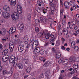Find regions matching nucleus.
I'll list each match as a JSON object with an SVG mask.
<instances>
[{
    "instance_id": "21",
    "label": "nucleus",
    "mask_w": 79,
    "mask_h": 79,
    "mask_svg": "<svg viewBox=\"0 0 79 79\" xmlns=\"http://www.w3.org/2000/svg\"><path fill=\"white\" fill-rule=\"evenodd\" d=\"M24 48V46H19L18 50L19 52H22L23 51V49Z\"/></svg>"
},
{
    "instance_id": "24",
    "label": "nucleus",
    "mask_w": 79,
    "mask_h": 79,
    "mask_svg": "<svg viewBox=\"0 0 79 79\" xmlns=\"http://www.w3.org/2000/svg\"><path fill=\"white\" fill-rule=\"evenodd\" d=\"M8 52V49H6L4 51H3L2 52V54L3 55H6V54H7Z\"/></svg>"
},
{
    "instance_id": "22",
    "label": "nucleus",
    "mask_w": 79,
    "mask_h": 79,
    "mask_svg": "<svg viewBox=\"0 0 79 79\" xmlns=\"http://www.w3.org/2000/svg\"><path fill=\"white\" fill-rule=\"evenodd\" d=\"M40 19L41 21H42V23H44V24H47V23L46 21V20H45V19L44 18H42V17H40Z\"/></svg>"
},
{
    "instance_id": "9",
    "label": "nucleus",
    "mask_w": 79,
    "mask_h": 79,
    "mask_svg": "<svg viewBox=\"0 0 79 79\" xmlns=\"http://www.w3.org/2000/svg\"><path fill=\"white\" fill-rule=\"evenodd\" d=\"M3 10L5 11L9 12L10 11V8L8 5H5L3 7Z\"/></svg>"
},
{
    "instance_id": "62",
    "label": "nucleus",
    "mask_w": 79,
    "mask_h": 79,
    "mask_svg": "<svg viewBox=\"0 0 79 79\" xmlns=\"http://www.w3.org/2000/svg\"><path fill=\"white\" fill-rule=\"evenodd\" d=\"M16 65H17V64L16 63H15V62L13 63V65L14 67H16Z\"/></svg>"
},
{
    "instance_id": "8",
    "label": "nucleus",
    "mask_w": 79,
    "mask_h": 79,
    "mask_svg": "<svg viewBox=\"0 0 79 79\" xmlns=\"http://www.w3.org/2000/svg\"><path fill=\"white\" fill-rule=\"evenodd\" d=\"M9 59V56L8 55H6L2 57V61L4 62H6Z\"/></svg>"
},
{
    "instance_id": "46",
    "label": "nucleus",
    "mask_w": 79,
    "mask_h": 79,
    "mask_svg": "<svg viewBox=\"0 0 79 79\" xmlns=\"http://www.w3.org/2000/svg\"><path fill=\"white\" fill-rule=\"evenodd\" d=\"M49 19V21L50 22H51V23H53L54 20L51 17H50Z\"/></svg>"
},
{
    "instance_id": "48",
    "label": "nucleus",
    "mask_w": 79,
    "mask_h": 79,
    "mask_svg": "<svg viewBox=\"0 0 79 79\" xmlns=\"http://www.w3.org/2000/svg\"><path fill=\"white\" fill-rule=\"evenodd\" d=\"M60 14L61 16L63 15V9H61L60 10Z\"/></svg>"
},
{
    "instance_id": "6",
    "label": "nucleus",
    "mask_w": 79,
    "mask_h": 79,
    "mask_svg": "<svg viewBox=\"0 0 79 79\" xmlns=\"http://www.w3.org/2000/svg\"><path fill=\"white\" fill-rule=\"evenodd\" d=\"M17 12L19 14H21L22 12H23V10H22V8L21 7L20 5H18L17 6Z\"/></svg>"
},
{
    "instance_id": "36",
    "label": "nucleus",
    "mask_w": 79,
    "mask_h": 79,
    "mask_svg": "<svg viewBox=\"0 0 79 79\" xmlns=\"http://www.w3.org/2000/svg\"><path fill=\"white\" fill-rule=\"evenodd\" d=\"M42 10L43 13H44V14H45V13H46V11H47L45 9L44 7L42 8Z\"/></svg>"
},
{
    "instance_id": "3",
    "label": "nucleus",
    "mask_w": 79,
    "mask_h": 79,
    "mask_svg": "<svg viewBox=\"0 0 79 79\" xmlns=\"http://www.w3.org/2000/svg\"><path fill=\"white\" fill-rule=\"evenodd\" d=\"M39 42L37 41H34L33 44L31 45V47H32V49H35L36 48H38V44Z\"/></svg>"
},
{
    "instance_id": "57",
    "label": "nucleus",
    "mask_w": 79,
    "mask_h": 79,
    "mask_svg": "<svg viewBox=\"0 0 79 79\" xmlns=\"http://www.w3.org/2000/svg\"><path fill=\"white\" fill-rule=\"evenodd\" d=\"M69 27L71 29H73V26L72 24H70L69 25Z\"/></svg>"
},
{
    "instance_id": "15",
    "label": "nucleus",
    "mask_w": 79,
    "mask_h": 79,
    "mask_svg": "<svg viewBox=\"0 0 79 79\" xmlns=\"http://www.w3.org/2000/svg\"><path fill=\"white\" fill-rule=\"evenodd\" d=\"M10 73V72L8 71L7 70H3L2 72V74L3 75H5V74H9Z\"/></svg>"
},
{
    "instance_id": "55",
    "label": "nucleus",
    "mask_w": 79,
    "mask_h": 79,
    "mask_svg": "<svg viewBox=\"0 0 79 79\" xmlns=\"http://www.w3.org/2000/svg\"><path fill=\"white\" fill-rule=\"evenodd\" d=\"M73 61V58L72 57H70L69 59V62H72Z\"/></svg>"
},
{
    "instance_id": "52",
    "label": "nucleus",
    "mask_w": 79,
    "mask_h": 79,
    "mask_svg": "<svg viewBox=\"0 0 79 79\" xmlns=\"http://www.w3.org/2000/svg\"><path fill=\"white\" fill-rule=\"evenodd\" d=\"M3 46L2 44H0V50H3Z\"/></svg>"
},
{
    "instance_id": "14",
    "label": "nucleus",
    "mask_w": 79,
    "mask_h": 79,
    "mask_svg": "<svg viewBox=\"0 0 79 79\" xmlns=\"http://www.w3.org/2000/svg\"><path fill=\"white\" fill-rule=\"evenodd\" d=\"M26 73H29L32 70V68L31 66H28L25 69Z\"/></svg>"
},
{
    "instance_id": "45",
    "label": "nucleus",
    "mask_w": 79,
    "mask_h": 79,
    "mask_svg": "<svg viewBox=\"0 0 79 79\" xmlns=\"http://www.w3.org/2000/svg\"><path fill=\"white\" fill-rule=\"evenodd\" d=\"M24 61L25 62V64H28V62H29V60H28V59H24Z\"/></svg>"
},
{
    "instance_id": "1",
    "label": "nucleus",
    "mask_w": 79,
    "mask_h": 79,
    "mask_svg": "<svg viewBox=\"0 0 79 79\" xmlns=\"http://www.w3.org/2000/svg\"><path fill=\"white\" fill-rule=\"evenodd\" d=\"M12 18L13 20L16 21L19 18V15L16 12H13L11 15Z\"/></svg>"
},
{
    "instance_id": "59",
    "label": "nucleus",
    "mask_w": 79,
    "mask_h": 79,
    "mask_svg": "<svg viewBox=\"0 0 79 79\" xmlns=\"http://www.w3.org/2000/svg\"><path fill=\"white\" fill-rule=\"evenodd\" d=\"M61 40L62 42V44H63L64 43V42L65 41V39H64L63 37H62Z\"/></svg>"
},
{
    "instance_id": "56",
    "label": "nucleus",
    "mask_w": 79,
    "mask_h": 79,
    "mask_svg": "<svg viewBox=\"0 0 79 79\" xmlns=\"http://www.w3.org/2000/svg\"><path fill=\"white\" fill-rule=\"evenodd\" d=\"M44 53V52L43 51H40V55H42Z\"/></svg>"
},
{
    "instance_id": "30",
    "label": "nucleus",
    "mask_w": 79,
    "mask_h": 79,
    "mask_svg": "<svg viewBox=\"0 0 79 79\" xmlns=\"http://www.w3.org/2000/svg\"><path fill=\"white\" fill-rule=\"evenodd\" d=\"M76 9V6H73V8L71 7L70 8V10L71 11H73V10H75Z\"/></svg>"
},
{
    "instance_id": "40",
    "label": "nucleus",
    "mask_w": 79,
    "mask_h": 79,
    "mask_svg": "<svg viewBox=\"0 0 79 79\" xmlns=\"http://www.w3.org/2000/svg\"><path fill=\"white\" fill-rule=\"evenodd\" d=\"M50 5L52 7H53V6H55L56 5L55 3H53V2H50Z\"/></svg>"
},
{
    "instance_id": "11",
    "label": "nucleus",
    "mask_w": 79,
    "mask_h": 79,
    "mask_svg": "<svg viewBox=\"0 0 79 79\" xmlns=\"http://www.w3.org/2000/svg\"><path fill=\"white\" fill-rule=\"evenodd\" d=\"M70 43H71V45L72 48H74V47L76 46V43L73 41V39H71L70 40Z\"/></svg>"
},
{
    "instance_id": "18",
    "label": "nucleus",
    "mask_w": 79,
    "mask_h": 79,
    "mask_svg": "<svg viewBox=\"0 0 79 79\" xmlns=\"http://www.w3.org/2000/svg\"><path fill=\"white\" fill-rule=\"evenodd\" d=\"M64 6L66 9H68L69 8V4L68 2L65 1L64 2Z\"/></svg>"
},
{
    "instance_id": "35",
    "label": "nucleus",
    "mask_w": 79,
    "mask_h": 79,
    "mask_svg": "<svg viewBox=\"0 0 79 79\" xmlns=\"http://www.w3.org/2000/svg\"><path fill=\"white\" fill-rule=\"evenodd\" d=\"M46 38L48 39L49 38H50V33H48L45 36Z\"/></svg>"
},
{
    "instance_id": "38",
    "label": "nucleus",
    "mask_w": 79,
    "mask_h": 79,
    "mask_svg": "<svg viewBox=\"0 0 79 79\" xmlns=\"http://www.w3.org/2000/svg\"><path fill=\"white\" fill-rule=\"evenodd\" d=\"M35 31L37 33H38L39 32V27H36L35 28Z\"/></svg>"
},
{
    "instance_id": "7",
    "label": "nucleus",
    "mask_w": 79,
    "mask_h": 79,
    "mask_svg": "<svg viewBox=\"0 0 79 79\" xmlns=\"http://www.w3.org/2000/svg\"><path fill=\"white\" fill-rule=\"evenodd\" d=\"M16 61V59L15 58V56H11L10 57L9 60V62L10 63H12L13 62H15Z\"/></svg>"
},
{
    "instance_id": "23",
    "label": "nucleus",
    "mask_w": 79,
    "mask_h": 79,
    "mask_svg": "<svg viewBox=\"0 0 79 79\" xmlns=\"http://www.w3.org/2000/svg\"><path fill=\"white\" fill-rule=\"evenodd\" d=\"M17 66L20 69H21L23 68V65L21 63H19L17 64Z\"/></svg>"
},
{
    "instance_id": "50",
    "label": "nucleus",
    "mask_w": 79,
    "mask_h": 79,
    "mask_svg": "<svg viewBox=\"0 0 79 79\" xmlns=\"http://www.w3.org/2000/svg\"><path fill=\"white\" fill-rule=\"evenodd\" d=\"M51 10L53 12L55 11V8L53 7H52V8H51Z\"/></svg>"
},
{
    "instance_id": "37",
    "label": "nucleus",
    "mask_w": 79,
    "mask_h": 79,
    "mask_svg": "<svg viewBox=\"0 0 79 79\" xmlns=\"http://www.w3.org/2000/svg\"><path fill=\"white\" fill-rule=\"evenodd\" d=\"M63 61V58H60V59L59 60V61L58 62V63L60 64L61 63H62Z\"/></svg>"
},
{
    "instance_id": "58",
    "label": "nucleus",
    "mask_w": 79,
    "mask_h": 79,
    "mask_svg": "<svg viewBox=\"0 0 79 79\" xmlns=\"http://www.w3.org/2000/svg\"><path fill=\"white\" fill-rule=\"evenodd\" d=\"M73 24V25H76V21L75 20H73L72 21Z\"/></svg>"
},
{
    "instance_id": "28",
    "label": "nucleus",
    "mask_w": 79,
    "mask_h": 79,
    "mask_svg": "<svg viewBox=\"0 0 79 79\" xmlns=\"http://www.w3.org/2000/svg\"><path fill=\"white\" fill-rule=\"evenodd\" d=\"M39 60L40 61H43V62H45L46 61V59H44V57H41L39 59Z\"/></svg>"
},
{
    "instance_id": "19",
    "label": "nucleus",
    "mask_w": 79,
    "mask_h": 79,
    "mask_svg": "<svg viewBox=\"0 0 79 79\" xmlns=\"http://www.w3.org/2000/svg\"><path fill=\"white\" fill-rule=\"evenodd\" d=\"M61 57V54L58 52H57L56 55V58L59 59Z\"/></svg>"
},
{
    "instance_id": "4",
    "label": "nucleus",
    "mask_w": 79,
    "mask_h": 79,
    "mask_svg": "<svg viewBox=\"0 0 79 79\" xmlns=\"http://www.w3.org/2000/svg\"><path fill=\"white\" fill-rule=\"evenodd\" d=\"M14 47H15V44L12 41L10 42L9 48L10 52H12V51L13 50V48H14Z\"/></svg>"
},
{
    "instance_id": "39",
    "label": "nucleus",
    "mask_w": 79,
    "mask_h": 79,
    "mask_svg": "<svg viewBox=\"0 0 79 79\" xmlns=\"http://www.w3.org/2000/svg\"><path fill=\"white\" fill-rule=\"evenodd\" d=\"M73 68L75 69H77V68H78V65L77 64H74L73 66Z\"/></svg>"
},
{
    "instance_id": "64",
    "label": "nucleus",
    "mask_w": 79,
    "mask_h": 79,
    "mask_svg": "<svg viewBox=\"0 0 79 79\" xmlns=\"http://www.w3.org/2000/svg\"><path fill=\"white\" fill-rule=\"evenodd\" d=\"M1 22L2 23H4L5 22V20H2L1 21Z\"/></svg>"
},
{
    "instance_id": "47",
    "label": "nucleus",
    "mask_w": 79,
    "mask_h": 79,
    "mask_svg": "<svg viewBox=\"0 0 79 79\" xmlns=\"http://www.w3.org/2000/svg\"><path fill=\"white\" fill-rule=\"evenodd\" d=\"M36 11L38 12V13H40V9L39 7H37L36 8Z\"/></svg>"
},
{
    "instance_id": "20",
    "label": "nucleus",
    "mask_w": 79,
    "mask_h": 79,
    "mask_svg": "<svg viewBox=\"0 0 79 79\" xmlns=\"http://www.w3.org/2000/svg\"><path fill=\"white\" fill-rule=\"evenodd\" d=\"M46 77L48 78L50 76V72L49 71H46L45 73Z\"/></svg>"
},
{
    "instance_id": "61",
    "label": "nucleus",
    "mask_w": 79,
    "mask_h": 79,
    "mask_svg": "<svg viewBox=\"0 0 79 79\" xmlns=\"http://www.w3.org/2000/svg\"><path fill=\"white\" fill-rule=\"evenodd\" d=\"M78 33L76 32V31H75V33H73L74 35H75V36H77L78 34Z\"/></svg>"
},
{
    "instance_id": "16",
    "label": "nucleus",
    "mask_w": 79,
    "mask_h": 79,
    "mask_svg": "<svg viewBox=\"0 0 79 79\" xmlns=\"http://www.w3.org/2000/svg\"><path fill=\"white\" fill-rule=\"evenodd\" d=\"M16 4V0H11L10 5L12 6H14Z\"/></svg>"
},
{
    "instance_id": "33",
    "label": "nucleus",
    "mask_w": 79,
    "mask_h": 79,
    "mask_svg": "<svg viewBox=\"0 0 79 79\" xmlns=\"http://www.w3.org/2000/svg\"><path fill=\"white\" fill-rule=\"evenodd\" d=\"M77 73V70H76L74 69L71 72H70V74H75Z\"/></svg>"
},
{
    "instance_id": "29",
    "label": "nucleus",
    "mask_w": 79,
    "mask_h": 79,
    "mask_svg": "<svg viewBox=\"0 0 79 79\" xmlns=\"http://www.w3.org/2000/svg\"><path fill=\"white\" fill-rule=\"evenodd\" d=\"M44 75H45V73H41L39 76V79H41V78L43 77L44 76Z\"/></svg>"
},
{
    "instance_id": "32",
    "label": "nucleus",
    "mask_w": 79,
    "mask_h": 79,
    "mask_svg": "<svg viewBox=\"0 0 79 79\" xmlns=\"http://www.w3.org/2000/svg\"><path fill=\"white\" fill-rule=\"evenodd\" d=\"M31 19V15L30 14H29L27 15V19L28 21H30Z\"/></svg>"
},
{
    "instance_id": "49",
    "label": "nucleus",
    "mask_w": 79,
    "mask_h": 79,
    "mask_svg": "<svg viewBox=\"0 0 79 79\" xmlns=\"http://www.w3.org/2000/svg\"><path fill=\"white\" fill-rule=\"evenodd\" d=\"M55 38H51L50 39V41L51 42H53L55 41Z\"/></svg>"
},
{
    "instance_id": "42",
    "label": "nucleus",
    "mask_w": 79,
    "mask_h": 79,
    "mask_svg": "<svg viewBox=\"0 0 79 79\" xmlns=\"http://www.w3.org/2000/svg\"><path fill=\"white\" fill-rule=\"evenodd\" d=\"M1 31L3 34H5V32H6V29H5L4 28H3L2 29Z\"/></svg>"
},
{
    "instance_id": "2",
    "label": "nucleus",
    "mask_w": 79,
    "mask_h": 79,
    "mask_svg": "<svg viewBox=\"0 0 79 79\" xmlns=\"http://www.w3.org/2000/svg\"><path fill=\"white\" fill-rule=\"evenodd\" d=\"M2 16L6 19H8L10 17V14L8 12H3L2 13Z\"/></svg>"
},
{
    "instance_id": "53",
    "label": "nucleus",
    "mask_w": 79,
    "mask_h": 79,
    "mask_svg": "<svg viewBox=\"0 0 79 79\" xmlns=\"http://www.w3.org/2000/svg\"><path fill=\"white\" fill-rule=\"evenodd\" d=\"M52 11L50 10L49 12V13L50 14V15H54V13L52 12Z\"/></svg>"
},
{
    "instance_id": "10",
    "label": "nucleus",
    "mask_w": 79,
    "mask_h": 79,
    "mask_svg": "<svg viewBox=\"0 0 79 79\" xmlns=\"http://www.w3.org/2000/svg\"><path fill=\"white\" fill-rule=\"evenodd\" d=\"M34 50L33 52L35 54H37V53H38L40 52V48L39 47L36 48H35L34 49H33Z\"/></svg>"
},
{
    "instance_id": "34",
    "label": "nucleus",
    "mask_w": 79,
    "mask_h": 79,
    "mask_svg": "<svg viewBox=\"0 0 79 79\" xmlns=\"http://www.w3.org/2000/svg\"><path fill=\"white\" fill-rule=\"evenodd\" d=\"M74 50L75 52H77L79 50V47L77 46H75L74 48Z\"/></svg>"
},
{
    "instance_id": "12",
    "label": "nucleus",
    "mask_w": 79,
    "mask_h": 79,
    "mask_svg": "<svg viewBox=\"0 0 79 79\" xmlns=\"http://www.w3.org/2000/svg\"><path fill=\"white\" fill-rule=\"evenodd\" d=\"M69 61L68 59H65L64 60L62 63V64L63 65V66H66V65L68 64V62Z\"/></svg>"
},
{
    "instance_id": "41",
    "label": "nucleus",
    "mask_w": 79,
    "mask_h": 79,
    "mask_svg": "<svg viewBox=\"0 0 79 79\" xmlns=\"http://www.w3.org/2000/svg\"><path fill=\"white\" fill-rule=\"evenodd\" d=\"M43 35V34L42 33H40L38 34V36L39 38H40L42 37V35Z\"/></svg>"
},
{
    "instance_id": "63",
    "label": "nucleus",
    "mask_w": 79,
    "mask_h": 79,
    "mask_svg": "<svg viewBox=\"0 0 79 79\" xmlns=\"http://www.w3.org/2000/svg\"><path fill=\"white\" fill-rule=\"evenodd\" d=\"M58 79H63V77H62V75L61 74L60 75Z\"/></svg>"
},
{
    "instance_id": "13",
    "label": "nucleus",
    "mask_w": 79,
    "mask_h": 79,
    "mask_svg": "<svg viewBox=\"0 0 79 79\" xmlns=\"http://www.w3.org/2000/svg\"><path fill=\"white\" fill-rule=\"evenodd\" d=\"M18 26L20 30H23L24 29V26L23 24L19 23L18 24Z\"/></svg>"
},
{
    "instance_id": "31",
    "label": "nucleus",
    "mask_w": 79,
    "mask_h": 79,
    "mask_svg": "<svg viewBox=\"0 0 79 79\" xmlns=\"http://www.w3.org/2000/svg\"><path fill=\"white\" fill-rule=\"evenodd\" d=\"M62 23L63 25L66 24V20L65 19H63L62 20Z\"/></svg>"
},
{
    "instance_id": "26",
    "label": "nucleus",
    "mask_w": 79,
    "mask_h": 79,
    "mask_svg": "<svg viewBox=\"0 0 79 79\" xmlns=\"http://www.w3.org/2000/svg\"><path fill=\"white\" fill-rule=\"evenodd\" d=\"M63 31L64 35H67L68 33V31L66 29L64 28L63 29Z\"/></svg>"
},
{
    "instance_id": "54",
    "label": "nucleus",
    "mask_w": 79,
    "mask_h": 79,
    "mask_svg": "<svg viewBox=\"0 0 79 79\" xmlns=\"http://www.w3.org/2000/svg\"><path fill=\"white\" fill-rule=\"evenodd\" d=\"M50 36L51 38H55V37L54 36V35L53 34H51Z\"/></svg>"
},
{
    "instance_id": "27",
    "label": "nucleus",
    "mask_w": 79,
    "mask_h": 79,
    "mask_svg": "<svg viewBox=\"0 0 79 79\" xmlns=\"http://www.w3.org/2000/svg\"><path fill=\"white\" fill-rule=\"evenodd\" d=\"M52 63V62L50 61L46 62L45 64V65L46 66H49V65H50V64H51Z\"/></svg>"
},
{
    "instance_id": "17",
    "label": "nucleus",
    "mask_w": 79,
    "mask_h": 79,
    "mask_svg": "<svg viewBox=\"0 0 79 79\" xmlns=\"http://www.w3.org/2000/svg\"><path fill=\"white\" fill-rule=\"evenodd\" d=\"M23 41L25 44H28L29 42V38L27 36H25L23 38Z\"/></svg>"
},
{
    "instance_id": "44",
    "label": "nucleus",
    "mask_w": 79,
    "mask_h": 79,
    "mask_svg": "<svg viewBox=\"0 0 79 79\" xmlns=\"http://www.w3.org/2000/svg\"><path fill=\"white\" fill-rule=\"evenodd\" d=\"M14 78H15V79H17V78L18 77V74L17 73H15L14 75Z\"/></svg>"
},
{
    "instance_id": "51",
    "label": "nucleus",
    "mask_w": 79,
    "mask_h": 79,
    "mask_svg": "<svg viewBox=\"0 0 79 79\" xmlns=\"http://www.w3.org/2000/svg\"><path fill=\"white\" fill-rule=\"evenodd\" d=\"M30 47H31V45L29 43L27 44L26 46V48H29Z\"/></svg>"
},
{
    "instance_id": "60",
    "label": "nucleus",
    "mask_w": 79,
    "mask_h": 79,
    "mask_svg": "<svg viewBox=\"0 0 79 79\" xmlns=\"http://www.w3.org/2000/svg\"><path fill=\"white\" fill-rule=\"evenodd\" d=\"M58 30H60L61 29V25H59L58 26Z\"/></svg>"
},
{
    "instance_id": "43",
    "label": "nucleus",
    "mask_w": 79,
    "mask_h": 79,
    "mask_svg": "<svg viewBox=\"0 0 79 79\" xmlns=\"http://www.w3.org/2000/svg\"><path fill=\"white\" fill-rule=\"evenodd\" d=\"M35 22L36 24H38L40 23V21H39V19H36L35 20Z\"/></svg>"
},
{
    "instance_id": "25",
    "label": "nucleus",
    "mask_w": 79,
    "mask_h": 79,
    "mask_svg": "<svg viewBox=\"0 0 79 79\" xmlns=\"http://www.w3.org/2000/svg\"><path fill=\"white\" fill-rule=\"evenodd\" d=\"M34 38H31L30 40V43L31 44V45H32V44L34 43Z\"/></svg>"
},
{
    "instance_id": "5",
    "label": "nucleus",
    "mask_w": 79,
    "mask_h": 79,
    "mask_svg": "<svg viewBox=\"0 0 79 79\" xmlns=\"http://www.w3.org/2000/svg\"><path fill=\"white\" fill-rule=\"evenodd\" d=\"M16 29L15 27H11L9 30V34H12V33L15 32L16 31Z\"/></svg>"
}]
</instances>
